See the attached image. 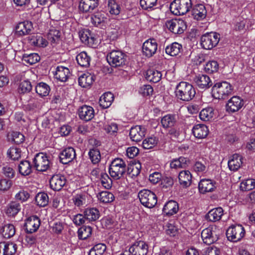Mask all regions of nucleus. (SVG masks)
<instances>
[{
  "mask_svg": "<svg viewBox=\"0 0 255 255\" xmlns=\"http://www.w3.org/2000/svg\"><path fill=\"white\" fill-rule=\"evenodd\" d=\"M176 97L183 101H189L195 96L196 92L193 86L186 82H180L175 91Z\"/></svg>",
  "mask_w": 255,
  "mask_h": 255,
  "instance_id": "1",
  "label": "nucleus"
},
{
  "mask_svg": "<svg viewBox=\"0 0 255 255\" xmlns=\"http://www.w3.org/2000/svg\"><path fill=\"white\" fill-rule=\"evenodd\" d=\"M109 172L111 176L115 180H118L124 177L127 172L126 162L121 158H116L111 162Z\"/></svg>",
  "mask_w": 255,
  "mask_h": 255,
  "instance_id": "2",
  "label": "nucleus"
},
{
  "mask_svg": "<svg viewBox=\"0 0 255 255\" xmlns=\"http://www.w3.org/2000/svg\"><path fill=\"white\" fill-rule=\"evenodd\" d=\"M233 88L232 85L227 82L217 83L212 89L213 97L218 99H226L232 95Z\"/></svg>",
  "mask_w": 255,
  "mask_h": 255,
  "instance_id": "3",
  "label": "nucleus"
},
{
  "mask_svg": "<svg viewBox=\"0 0 255 255\" xmlns=\"http://www.w3.org/2000/svg\"><path fill=\"white\" fill-rule=\"evenodd\" d=\"M107 60L113 67H123L126 64L127 56L120 50H113L107 54Z\"/></svg>",
  "mask_w": 255,
  "mask_h": 255,
  "instance_id": "4",
  "label": "nucleus"
},
{
  "mask_svg": "<svg viewBox=\"0 0 255 255\" xmlns=\"http://www.w3.org/2000/svg\"><path fill=\"white\" fill-rule=\"evenodd\" d=\"M191 0H174L170 5V9L174 15H183L192 7Z\"/></svg>",
  "mask_w": 255,
  "mask_h": 255,
  "instance_id": "5",
  "label": "nucleus"
},
{
  "mask_svg": "<svg viewBox=\"0 0 255 255\" xmlns=\"http://www.w3.org/2000/svg\"><path fill=\"white\" fill-rule=\"evenodd\" d=\"M220 34L214 32L206 33L201 37L200 43L202 47L210 50L215 47L219 42Z\"/></svg>",
  "mask_w": 255,
  "mask_h": 255,
  "instance_id": "6",
  "label": "nucleus"
},
{
  "mask_svg": "<svg viewBox=\"0 0 255 255\" xmlns=\"http://www.w3.org/2000/svg\"><path fill=\"white\" fill-rule=\"evenodd\" d=\"M138 197L141 204L148 208L154 207L157 202L156 195L149 190H141L138 193Z\"/></svg>",
  "mask_w": 255,
  "mask_h": 255,
  "instance_id": "7",
  "label": "nucleus"
},
{
  "mask_svg": "<svg viewBox=\"0 0 255 255\" xmlns=\"http://www.w3.org/2000/svg\"><path fill=\"white\" fill-rule=\"evenodd\" d=\"M244 228L241 225H232L226 231L228 240L233 242L240 241L245 236Z\"/></svg>",
  "mask_w": 255,
  "mask_h": 255,
  "instance_id": "8",
  "label": "nucleus"
},
{
  "mask_svg": "<svg viewBox=\"0 0 255 255\" xmlns=\"http://www.w3.org/2000/svg\"><path fill=\"white\" fill-rule=\"evenodd\" d=\"M34 167L39 171H45L49 167L50 161L45 153L39 152L37 153L33 159Z\"/></svg>",
  "mask_w": 255,
  "mask_h": 255,
  "instance_id": "9",
  "label": "nucleus"
},
{
  "mask_svg": "<svg viewBox=\"0 0 255 255\" xmlns=\"http://www.w3.org/2000/svg\"><path fill=\"white\" fill-rule=\"evenodd\" d=\"M167 28L173 33L180 34L186 28L185 21L181 19H173L166 21Z\"/></svg>",
  "mask_w": 255,
  "mask_h": 255,
  "instance_id": "10",
  "label": "nucleus"
},
{
  "mask_svg": "<svg viewBox=\"0 0 255 255\" xmlns=\"http://www.w3.org/2000/svg\"><path fill=\"white\" fill-rule=\"evenodd\" d=\"M216 229V227L209 226L202 231L201 238L204 243L209 245L217 241L218 237L215 233Z\"/></svg>",
  "mask_w": 255,
  "mask_h": 255,
  "instance_id": "11",
  "label": "nucleus"
},
{
  "mask_svg": "<svg viewBox=\"0 0 255 255\" xmlns=\"http://www.w3.org/2000/svg\"><path fill=\"white\" fill-rule=\"evenodd\" d=\"M158 44L155 39H149L146 40L142 45V52L144 55L148 58L151 57L156 52Z\"/></svg>",
  "mask_w": 255,
  "mask_h": 255,
  "instance_id": "12",
  "label": "nucleus"
},
{
  "mask_svg": "<svg viewBox=\"0 0 255 255\" xmlns=\"http://www.w3.org/2000/svg\"><path fill=\"white\" fill-rule=\"evenodd\" d=\"M129 249L131 251L132 255H146L148 247L145 242L139 241L134 243Z\"/></svg>",
  "mask_w": 255,
  "mask_h": 255,
  "instance_id": "13",
  "label": "nucleus"
},
{
  "mask_svg": "<svg viewBox=\"0 0 255 255\" xmlns=\"http://www.w3.org/2000/svg\"><path fill=\"white\" fill-rule=\"evenodd\" d=\"M40 225V220L36 216L28 218L25 221L24 227L27 233H33L37 231Z\"/></svg>",
  "mask_w": 255,
  "mask_h": 255,
  "instance_id": "14",
  "label": "nucleus"
},
{
  "mask_svg": "<svg viewBox=\"0 0 255 255\" xmlns=\"http://www.w3.org/2000/svg\"><path fill=\"white\" fill-rule=\"evenodd\" d=\"M244 101L238 96H233L226 104V110L228 112L234 113L238 111L244 105Z\"/></svg>",
  "mask_w": 255,
  "mask_h": 255,
  "instance_id": "15",
  "label": "nucleus"
},
{
  "mask_svg": "<svg viewBox=\"0 0 255 255\" xmlns=\"http://www.w3.org/2000/svg\"><path fill=\"white\" fill-rule=\"evenodd\" d=\"M193 80L198 87L201 89H209L213 85L210 77L205 74L196 75Z\"/></svg>",
  "mask_w": 255,
  "mask_h": 255,
  "instance_id": "16",
  "label": "nucleus"
},
{
  "mask_svg": "<svg viewBox=\"0 0 255 255\" xmlns=\"http://www.w3.org/2000/svg\"><path fill=\"white\" fill-rule=\"evenodd\" d=\"M78 115L81 120L85 122L90 121L95 116L94 109L91 106L83 105L79 108Z\"/></svg>",
  "mask_w": 255,
  "mask_h": 255,
  "instance_id": "17",
  "label": "nucleus"
},
{
  "mask_svg": "<svg viewBox=\"0 0 255 255\" xmlns=\"http://www.w3.org/2000/svg\"><path fill=\"white\" fill-rule=\"evenodd\" d=\"M145 132L146 129L144 127L136 125L130 128L129 136L132 141L138 142L141 140L145 136Z\"/></svg>",
  "mask_w": 255,
  "mask_h": 255,
  "instance_id": "18",
  "label": "nucleus"
},
{
  "mask_svg": "<svg viewBox=\"0 0 255 255\" xmlns=\"http://www.w3.org/2000/svg\"><path fill=\"white\" fill-rule=\"evenodd\" d=\"M66 183V178L61 174L54 175L50 180V187L55 191L60 190Z\"/></svg>",
  "mask_w": 255,
  "mask_h": 255,
  "instance_id": "19",
  "label": "nucleus"
},
{
  "mask_svg": "<svg viewBox=\"0 0 255 255\" xmlns=\"http://www.w3.org/2000/svg\"><path fill=\"white\" fill-rule=\"evenodd\" d=\"M215 181L209 179H203L198 184V188L201 193L213 192L216 188Z\"/></svg>",
  "mask_w": 255,
  "mask_h": 255,
  "instance_id": "20",
  "label": "nucleus"
},
{
  "mask_svg": "<svg viewBox=\"0 0 255 255\" xmlns=\"http://www.w3.org/2000/svg\"><path fill=\"white\" fill-rule=\"evenodd\" d=\"M75 149L72 147H69L64 149L59 154L60 162L64 164H67L73 160L76 157Z\"/></svg>",
  "mask_w": 255,
  "mask_h": 255,
  "instance_id": "21",
  "label": "nucleus"
},
{
  "mask_svg": "<svg viewBox=\"0 0 255 255\" xmlns=\"http://www.w3.org/2000/svg\"><path fill=\"white\" fill-rule=\"evenodd\" d=\"M79 36L81 41L90 47H94L96 45V39L91 35L89 29H83L79 31Z\"/></svg>",
  "mask_w": 255,
  "mask_h": 255,
  "instance_id": "22",
  "label": "nucleus"
},
{
  "mask_svg": "<svg viewBox=\"0 0 255 255\" xmlns=\"http://www.w3.org/2000/svg\"><path fill=\"white\" fill-rule=\"evenodd\" d=\"M33 28L31 22L24 21L19 22L15 27V33L19 36H22L30 34Z\"/></svg>",
  "mask_w": 255,
  "mask_h": 255,
  "instance_id": "23",
  "label": "nucleus"
},
{
  "mask_svg": "<svg viewBox=\"0 0 255 255\" xmlns=\"http://www.w3.org/2000/svg\"><path fill=\"white\" fill-rule=\"evenodd\" d=\"M98 5V0H81L79 8L83 12H90Z\"/></svg>",
  "mask_w": 255,
  "mask_h": 255,
  "instance_id": "24",
  "label": "nucleus"
},
{
  "mask_svg": "<svg viewBox=\"0 0 255 255\" xmlns=\"http://www.w3.org/2000/svg\"><path fill=\"white\" fill-rule=\"evenodd\" d=\"M192 13L195 19L201 20L206 17L207 10L204 4H198L193 8Z\"/></svg>",
  "mask_w": 255,
  "mask_h": 255,
  "instance_id": "25",
  "label": "nucleus"
},
{
  "mask_svg": "<svg viewBox=\"0 0 255 255\" xmlns=\"http://www.w3.org/2000/svg\"><path fill=\"white\" fill-rule=\"evenodd\" d=\"M178 179L180 184L183 187H189L192 182V175L189 170H183L179 172Z\"/></svg>",
  "mask_w": 255,
  "mask_h": 255,
  "instance_id": "26",
  "label": "nucleus"
},
{
  "mask_svg": "<svg viewBox=\"0 0 255 255\" xmlns=\"http://www.w3.org/2000/svg\"><path fill=\"white\" fill-rule=\"evenodd\" d=\"M242 158V156L239 154H233L228 161L229 169L232 171L238 170L243 163Z\"/></svg>",
  "mask_w": 255,
  "mask_h": 255,
  "instance_id": "27",
  "label": "nucleus"
},
{
  "mask_svg": "<svg viewBox=\"0 0 255 255\" xmlns=\"http://www.w3.org/2000/svg\"><path fill=\"white\" fill-rule=\"evenodd\" d=\"M208 128L206 126L203 124L195 125L192 129L193 135L198 138H204L208 135Z\"/></svg>",
  "mask_w": 255,
  "mask_h": 255,
  "instance_id": "28",
  "label": "nucleus"
},
{
  "mask_svg": "<svg viewBox=\"0 0 255 255\" xmlns=\"http://www.w3.org/2000/svg\"><path fill=\"white\" fill-rule=\"evenodd\" d=\"M223 215V209L218 207L211 210L206 215V218L209 221L215 222L219 221Z\"/></svg>",
  "mask_w": 255,
  "mask_h": 255,
  "instance_id": "29",
  "label": "nucleus"
},
{
  "mask_svg": "<svg viewBox=\"0 0 255 255\" xmlns=\"http://www.w3.org/2000/svg\"><path fill=\"white\" fill-rule=\"evenodd\" d=\"M178 204L175 201L170 200L164 206L163 212L168 216L176 214L178 211Z\"/></svg>",
  "mask_w": 255,
  "mask_h": 255,
  "instance_id": "30",
  "label": "nucleus"
},
{
  "mask_svg": "<svg viewBox=\"0 0 255 255\" xmlns=\"http://www.w3.org/2000/svg\"><path fill=\"white\" fill-rule=\"evenodd\" d=\"M70 73L69 69L63 66H58L54 76L55 78L61 82H65L70 76Z\"/></svg>",
  "mask_w": 255,
  "mask_h": 255,
  "instance_id": "31",
  "label": "nucleus"
},
{
  "mask_svg": "<svg viewBox=\"0 0 255 255\" xmlns=\"http://www.w3.org/2000/svg\"><path fill=\"white\" fill-rule=\"evenodd\" d=\"M176 123V115L175 114H167L161 119V124L164 128L173 127Z\"/></svg>",
  "mask_w": 255,
  "mask_h": 255,
  "instance_id": "32",
  "label": "nucleus"
},
{
  "mask_svg": "<svg viewBox=\"0 0 255 255\" xmlns=\"http://www.w3.org/2000/svg\"><path fill=\"white\" fill-rule=\"evenodd\" d=\"M21 210V204L17 201L10 202L6 207L5 213L9 217H14Z\"/></svg>",
  "mask_w": 255,
  "mask_h": 255,
  "instance_id": "33",
  "label": "nucleus"
},
{
  "mask_svg": "<svg viewBox=\"0 0 255 255\" xmlns=\"http://www.w3.org/2000/svg\"><path fill=\"white\" fill-rule=\"evenodd\" d=\"M29 43L35 46L45 47L48 44V41L41 35H31L28 37Z\"/></svg>",
  "mask_w": 255,
  "mask_h": 255,
  "instance_id": "34",
  "label": "nucleus"
},
{
  "mask_svg": "<svg viewBox=\"0 0 255 255\" xmlns=\"http://www.w3.org/2000/svg\"><path fill=\"white\" fill-rule=\"evenodd\" d=\"M114 99V95L112 93L106 92L100 98L99 104L103 109H107L111 105Z\"/></svg>",
  "mask_w": 255,
  "mask_h": 255,
  "instance_id": "35",
  "label": "nucleus"
},
{
  "mask_svg": "<svg viewBox=\"0 0 255 255\" xmlns=\"http://www.w3.org/2000/svg\"><path fill=\"white\" fill-rule=\"evenodd\" d=\"M61 32L54 28H51L47 34V38L53 45H56L61 41Z\"/></svg>",
  "mask_w": 255,
  "mask_h": 255,
  "instance_id": "36",
  "label": "nucleus"
},
{
  "mask_svg": "<svg viewBox=\"0 0 255 255\" xmlns=\"http://www.w3.org/2000/svg\"><path fill=\"white\" fill-rule=\"evenodd\" d=\"M188 162L189 160L186 158L181 156L173 159L170 163V166L171 169H174L184 168L188 165Z\"/></svg>",
  "mask_w": 255,
  "mask_h": 255,
  "instance_id": "37",
  "label": "nucleus"
},
{
  "mask_svg": "<svg viewBox=\"0 0 255 255\" xmlns=\"http://www.w3.org/2000/svg\"><path fill=\"white\" fill-rule=\"evenodd\" d=\"M85 218L88 222H93L98 220L100 217L99 210L95 208L86 209L84 212Z\"/></svg>",
  "mask_w": 255,
  "mask_h": 255,
  "instance_id": "38",
  "label": "nucleus"
},
{
  "mask_svg": "<svg viewBox=\"0 0 255 255\" xmlns=\"http://www.w3.org/2000/svg\"><path fill=\"white\" fill-rule=\"evenodd\" d=\"M94 81V76L88 73L82 74L78 79L79 85L83 88L90 87Z\"/></svg>",
  "mask_w": 255,
  "mask_h": 255,
  "instance_id": "39",
  "label": "nucleus"
},
{
  "mask_svg": "<svg viewBox=\"0 0 255 255\" xmlns=\"http://www.w3.org/2000/svg\"><path fill=\"white\" fill-rule=\"evenodd\" d=\"M182 50V46L181 44L174 42L166 47L165 52L170 56H174L180 53Z\"/></svg>",
  "mask_w": 255,
  "mask_h": 255,
  "instance_id": "40",
  "label": "nucleus"
},
{
  "mask_svg": "<svg viewBox=\"0 0 255 255\" xmlns=\"http://www.w3.org/2000/svg\"><path fill=\"white\" fill-rule=\"evenodd\" d=\"M78 64L81 67H88L90 65L91 58L84 51L80 53L76 56Z\"/></svg>",
  "mask_w": 255,
  "mask_h": 255,
  "instance_id": "41",
  "label": "nucleus"
},
{
  "mask_svg": "<svg viewBox=\"0 0 255 255\" xmlns=\"http://www.w3.org/2000/svg\"><path fill=\"white\" fill-rule=\"evenodd\" d=\"M19 173L23 176H26L31 173V165L27 160H22L18 166Z\"/></svg>",
  "mask_w": 255,
  "mask_h": 255,
  "instance_id": "42",
  "label": "nucleus"
},
{
  "mask_svg": "<svg viewBox=\"0 0 255 255\" xmlns=\"http://www.w3.org/2000/svg\"><path fill=\"white\" fill-rule=\"evenodd\" d=\"M99 200L103 203H109L115 199L114 195L109 191H102L97 195Z\"/></svg>",
  "mask_w": 255,
  "mask_h": 255,
  "instance_id": "43",
  "label": "nucleus"
},
{
  "mask_svg": "<svg viewBox=\"0 0 255 255\" xmlns=\"http://www.w3.org/2000/svg\"><path fill=\"white\" fill-rule=\"evenodd\" d=\"M107 18L104 14L101 12L95 13L92 17L91 20L93 24L96 26H102L105 23Z\"/></svg>",
  "mask_w": 255,
  "mask_h": 255,
  "instance_id": "44",
  "label": "nucleus"
},
{
  "mask_svg": "<svg viewBox=\"0 0 255 255\" xmlns=\"http://www.w3.org/2000/svg\"><path fill=\"white\" fill-rule=\"evenodd\" d=\"M49 86L46 83L40 82L35 87L36 92L41 97L47 96L50 92Z\"/></svg>",
  "mask_w": 255,
  "mask_h": 255,
  "instance_id": "45",
  "label": "nucleus"
},
{
  "mask_svg": "<svg viewBox=\"0 0 255 255\" xmlns=\"http://www.w3.org/2000/svg\"><path fill=\"white\" fill-rule=\"evenodd\" d=\"M161 76L160 72L154 70H149L147 71L146 78L150 82L157 83L160 80Z\"/></svg>",
  "mask_w": 255,
  "mask_h": 255,
  "instance_id": "46",
  "label": "nucleus"
},
{
  "mask_svg": "<svg viewBox=\"0 0 255 255\" xmlns=\"http://www.w3.org/2000/svg\"><path fill=\"white\" fill-rule=\"evenodd\" d=\"M15 233L14 226L10 224H7L2 227L1 234L5 238H10L12 237Z\"/></svg>",
  "mask_w": 255,
  "mask_h": 255,
  "instance_id": "47",
  "label": "nucleus"
},
{
  "mask_svg": "<svg viewBox=\"0 0 255 255\" xmlns=\"http://www.w3.org/2000/svg\"><path fill=\"white\" fill-rule=\"evenodd\" d=\"M214 110L211 107H208L203 109L200 113L199 117L201 120L204 121H209L212 119L214 116Z\"/></svg>",
  "mask_w": 255,
  "mask_h": 255,
  "instance_id": "48",
  "label": "nucleus"
},
{
  "mask_svg": "<svg viewBox=\"0 0 255 255\" xmlns=\"http://www.w3.org/2000/svg\"><path fill=\"white\" fill-rule=\"evenodd\" d=\"M92 229L90 226H83L78 231V236L80 239L86 240L92 234Z\"/></svg>",
  "mask_w": 255,
  "mask_h": 255,
  "instance_id": "49",
  "label": "nucleus"
},
{
  "mask_svg": "<svg viewBox=\"0 0 255 255\" xmlns=\"http://www.w3.org/2000/svg\"><path fill=\"white\" fill-rule=\"evenodd\" d=\"M40 60V57L37 53L24 54L22 57V61L26 64L32 65Z\"/></svg>",
  "mask_w": 255,
  "mask_h": 255,
  "instance_id": "50",
  "label": "nucleus"
},
{
  "mask_svg": "<svg viewBox=\"0 0 255 255\" xmlns=\"http://www.w3.org/2000/svg\"><path fill=\"white\" fill-rule=\"evenodd\" d=\"M106 250V246L103 244L95 245L89 251V255H103Z\"/></svg>",
  "mask_w": 255,
  "mask_h": 255,
  "instance_id": "51",
  "label": "nucleus"
},
{
  "mask_svg": "<svg viewBox=\"0 0 255 255\" xmlns=\"http://www.w3.org/2000/svg\"><path fill=\"white\" fill-rule=\"evenodd\" d=\"M48 196L44 192H40L37 194L35 197V201L37 205L41 207H44L48 203Z\"/></svg>",
  "mask_w": 255,
  "mask_h": 255,
  "instance_id": "52",
  "label": "nucleus"
},
{
  "mask_svg": "<svg viewBox=\"0 0 255 255\" xmlns=\"http://www.w3.org/2000/svg\"><path fill=\"white\" fill-rule=\"evenodd\" d=\"M255 188V179H248L242 181L240 185V189L242 191H248Z\"/></svg>",
  "mask_w": 255,
  "mask_h": 255,
  "instance_id": "53",
  "label": "nucleus"
},
{
  "mask_svg": "<svg viewBox=\"0 0 255 255\" xmlns=\"http://www.w3.org/2000/svg\"><path fill=\"white\" fill-rule=\"evenodd\" d=\"M3 245V248H4L3 250L4 255H12L16 251L17 247L16 245L13 243H6L2 242Z\"/></svg>",
  "mask_w": 255,
  "mask_h": 255,
  "instance_id": "54",
  "label": "nucleus"
},
{
  "mask_svg": "<svg viewBox=\"0 0 255 255\" xmlns=\"http://www.w3.org/2000/svg\"><path fill=\"white\" fill-rule=\"evenodd\" d=\"M89 157L93 164H97L101 160V154L99 150L97 148H93L90 150Z\"/></svg>",
  "mask_w": 255,
  "mask_h": 255,
  "instance_id": "55",
  "label": "nucleus"
},
{
  "mask_svg": "<svg viewBox=\"0 0 255 255\" xmlns=\"http://www.w3.org/2000/svg\"><path fill=\"white\" fill-rule=\"evenodd\" d=\"M108 7L110 12L112 14L118 15L120 13V5L115 0H108Z\"/></svg>",
  "mask_w": 255,
  "mask_h": 255,
  "instance_id": "56",
  "label": "nucleus"
},
{
  "mask_svg": "<svg viewBox=\"0 0 255 255\" xmlns=\"http://www.w3.org/2000/svg\"><path fill=\"white\" fill-rule=\"evenodd\" d=\"M218 69L219 64L218 62L215 60L208 61L205 66V70L209 73L216 72L218 71Z\"/></svg>",
  "mask_w": 255,
  "mask_h": 255,
  "instance_id": "57",
  "label": "nucleus"
},
{
  "mask_svg": "<svg viewBox=\"0 0 255 255\" xmlns=\"http://www.w3.org/2000/svg\"><path fill=\"white\" fill-rule=\"evenodd\" d=\"M158 140L155 137H151L145 138L142 141V147L144 149H150L155 146L157 143Z\"/></svg>",
  "mask_w": 255,
  "mask_h": 255,
  "instance_id": "58",
  "label": "nucleus"
},
{
  "mask_svg": "<svg viewBox=\"0 0 255 255\" xmlns=\"http://www.w3.org/2000/svg\"><path fill=\"white\" fill-rule=\"evenodd\" d=\"M141 166L140 164L137 165H129L128 167L127 166V174L130 175L131 177L137 176L140 173V169Z\"/></svg>",
  "mask_w": 255,
  "mask_h": 255,
  "instance_id": "59",
  "label": "nucleus"
},
{
  "mask_svg": "<svg viewBox=\"0 0 255 255\" xmlns=\"http://www.w3.org/2000/svg\"><path fill=\"white\" fill-rule=\"evenodd\" d=\"M7 154L12 160H18L21 157V150L16 147H11L7 151Z\"/></svg>",
  "mask_w": 255,
  "mask_h": 255,
  "instance_id": "60",
  "label": "nucleus"
},
{
  "mask_svg": "<svg viewBox=\"0 0 255 255\" xmlns=\"http://www.w3.org/2000/svg\"><path fill=\"white\" fill-rule=\"evenodd\" d=\"M101 182L102 185L105 188L109 189L112 187V180L107 173L101 174Z\"/></svg>",
  "mask_w": 255,
  "mask_h": 255,
  "instance_id": "61",
  "label": "nucleus"
},
{
  "mask_svg": "<svg viewBox=\"0 0 255 255\" xmlns=\"http://www.w3.org/2000/svg\"><path fill=\"white\" fill-rule=\"evenodd\" d=\"M32 89V85L30 81L25 80L22 81L19 87V92L20 93H29Z\"/></svg>",
  "mask_w": 255,
  "mask_h": 255,
  "instance_id": "62",
  "label": "nucleus"
},
{
  "mask_svg": "<svg viewBox=\"0 0 255 255\" xmlns=\"http://www.w3.org/2000/svg\"><path fill=\"white\" fill-rule=\"evenodd\" d=\"M206 162L203 159L202 161H197L194 165V170L196 172H203L206 170Z\"/></svg>",
  "mask_w": 255,
  "mask_h": 255,
  "instance_id": "63",
  "label": "nucleus"
},
{
  "mask_svg": "<svg viewBox=\"0 0 255 255\" xmlns=\"http://www.w3.org/2000/svg\"><path fill=\"white\" fill-rule=\"evenodd\" d=\"M153 92V88L149 85H144L139 89V93L143 96H150L152 95Z\"/></svg>",
  "mask_w": 255,
  "mask_h": 255,
  "instance_id": "64",
  "label": "nucleus"
}]
</instances>
